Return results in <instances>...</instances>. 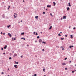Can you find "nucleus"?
<instances>
[{"label": "nucleus", "instance_id": "4d7b16f0", "mask_svg": "<svg viewBox=\"0 0 76 76\" xmlns=\"http://www.w3.org/2000/svg\"><path fill=\"white\" fill-rule=\"evenodd\" d=\"M23 38H21V39H23Z\"/></svg>", "mask_w": 76, "mask_h": 76}, {"label": "nucleus", "instance_id": "3c124183", "mask_svg": "<svg viewBox=\"0 0 76 76\" xmlns=\"http://www.w3.org/2000/svg\"><path fill=\"white\" fill-rule=\"evenodd\" d=\"M23 40H25V38H23Z\"/></svg>", "mask_w": 76, "mask_h": 76}, {"label": "nucleus", "instance_id": "c756f323", "mask_svg": "<svg viewBox=\"0 0 76 76\" xmlns=\"http://www.w3.org/2000/svg\"><path fill=\"white\" fill-rule=\"evenodd\" d=\"M45 12H43V14H45Z\"/></svg>", "mask_w": 76, "mask_h": 76}, {"label": "nucleus", "instance_id": "473e14b6", "mask_svg": "<svg viewBox=\"0 0 76 76\" xmlns=\"http://www.w3.org/2000/svg\"><path fill=\"white\" fill-rule=\"evenodd\" d=\"M2 16L3 17H4V14Z\"/></svg>", "mask_w": 76, "mask_h": 76}, {"label": "nucleus", "instance_id": "f257e3e1", "mask_svg": "<svg viewBox=\"0 0 76 76\" xmlns=\"http://www.w3.org/2000/svg\"><path fill=\"white\" fill-rule=\"evenodd\" d=\"M8 34L9 36L10 37H12V34H10V33H8Z\"/></svg>", "mask_w": 76, "mask_h": 76}, {"label": "nucleus", "instance_id": "680f3d73", "mask_svg": "<svg viewBox=\"0 0 76 76\" xmlns=\"http://www.w3.org/2000/svg\"><path fill=\"white\" fill-rule=\"evenodd\" d=\"M8 10H9V8H8Z\"/></svg>", "mask_w": 76, "mask_h": 76}, {"label": "nucleus", "instance_id": "4468645a", "mask_svg": "<svg viewBox=\"0 0 76 76\" xmlns=\"http://www.w3.org/2000/svg\"><path fill=\"white\" fill-rule=\"evenodd\" d=\"M71 38H73V35H71Z\"/></svg>", "mask_w": 76, "mask_h": 76}, {"label": "nucleus", "instance_id": "cd10ccee", "mask_svg": "<svg viewBox=\"0 0 76 76\" xmlns=\"http://www.w3.org/2000/svg\"><path fill=\"white\" fill-rule=\"evenodd\" d=\"M42 43H44V44H45V42H42Z\"/></svg>", "mask_w": 76, "mask_h": 76}, {"label": "nucleus", "instance_id": "0e129e2a", "mask_svg": "<svg viewBox=\"0 0 76 76\" xmlns=\"http://www.w3.org/2000/svg\"><path fill=\"white\" fill-rule=\"evenodd\" d=\"M21 22H22V20L21 21Z\"/></svg>", "mask_w": 76, "mask_h": 76}, {"label": "nucleus", "instance_id": "5fc2aeb1", "mask_svg": "<svg viewBox=\"0 0 76 76\" xmlns=\"http://www.w3.org/2000/svg\"><path fill=\"white\" fill-rule=\"evenodd\" d=\"M71 62H72V61H69V63H71Z\"/></svg>", "mask_w": 76, "mask_h": 76}, {"label": "nucleus", "instance_id": "412c9836", "mask_svg": "<svg viewBox=\"0 0 76 76\" xmlns=\"http://www.w3.org/2000/svg\"><path fill=\"white\" fill-rule=\"evenodd\" d=\"M15 63L16 64H18V63H19V62H17L16 61L15 62Z\"/></svg>", "mask_w": 76, "mask_h": 76}, {"label": "nucleus", "instance_id": "7ed1b4c3", "mask_svg": "<svg viewBox=\"0 0 76 76\" xmlns=\"http://www.w3.org/2000/svg\"><path fill=\"white\" fill-rule=\"evenodd\" d=\"M14 66L15 67V68H16V69H18V67H17V65H14Z\"/></svg>", "mask_w": 76, "mask_h": 76}, {"label": "nucleus", "instance_id": "72a5a7b5", "mask_svg": "<svg viewBox=\"0 0 76 76\" xmlns=\"http://www.w3.org/2000/svg\"><path fill=\"white\" fill-rule=\"evenodd\" d=\"M34 76H37V75L36 74H35L34 75Z\"/></svg>", "mask_w": 76, "mask_h": 76}, {"label": "nucleus", "instance_id": "774afa93", "mask_svg": "<svg viewBox=\"0 0 76 76\" xmlns=\"http://www.w3.org/2000/svg\"><path fill=\"white\" fill-rule=\"evenodd\" d=\"M75 72H76V70H75Z\"/></svg>", "mask_w": 76, "mask_h": 76}, {"label": "nucleus", "instance_id": "4c0bfd02", "mask_svg": "<svg viewBox=\"0 0 76 76\" xmlns=\"http://www.w3.org/2000/svg\"><path fill=\"white\" fill-rule=\"evenodd\" d=\"M10 6H9L8 7V8H10Z\"/></svg>", "mask_w": 76, "mask_h": 76}, {"label": "nucleus", "instance_id": "423d86ee", "mask_svg": "<svg viewBox=\"0 0 76 76\" xmlns=\"http://www.w3.org/2000/svg\"><path fill=\"white\" fill-rule=\"evenodd\" d=\"M66 15L64 16H63V19H66Z\"/></svg>", "mask_w": 76, "mask_h": 76}, {"label": "nucleus", "instance_id": "a19ab883", "mask_svg": "<svg viewBox=\"0 0 76 76\" xmlns=\"http://www.w3.org/2000/svg\"><path fill=\"white\" fill-rule=\"evenodd\" d=\"M65 37H67V35H65Z\"/></svg>", "mask_w": 76, "mask_h": 76}, {"label": "nucleus", "instance_id": "c9c22d12", "mask_svg": "<svg viewBox=\"0 0 76 76\" xmlns=\"http://www.w3.org/2000/svg\"><path fill=\"white\" fill-rule=\"evenodd\" d=\"M14 40H16V39H15V38H14Z\"/></svg>", "mask_w": 76, "mask_h": 76}, {"label": "nucleus", "instance_id": "1a4fd4ad", "mask_svg": "<svg viewBox=\"0 0 76 76\" xmlns=\"http://www.w3.org/2000/svg\"><path fill=\"white\" fill-rule=\"evenodd\" d=\"M62 65H66V63H63L62 64Z\"/></svg>", "mask_w": 76, "mask_h": 76}, {"label": "nucleus", "instance_id": "a211bd4d", "mask_svg": "<svg viewBox=\"0 0 76 76\" xmlns=\"http://www.w3.org/2000/svg\"><path fill=\"white\" fill-rule=\"evenodd\" d=\"M64 39V38H61V39L62 40H63Z\"/></svg>", "mask_w": 76, "mask_h": 76}, {"label": "nucleus", "instance_id": "393cba45", "mask_svg": "<svg viewBox=\"0 0 76 76\" xmlns=\"http://www.w3.org/2000/svg\"><path fill=\"white\" fill-rule=\"evenodd\" d=\"M1 74H2V75H3L4 74V72H2Z\"/></svg>", "mask_w": 76, "mask_h": 76}, {"label": "nucleus", "instance_id": "f8f14e48", "mask_svg": "<svg viewBox=\"0 0 76 76\" xmlns=\"http://www.w3.org/2000/svg\"><path fill=\"white\" fill-rule=\"evenodd\" d=\"M69 9H70V8L69 7H67V10L68 11Z\"/></svg>", "mask_w": 76, "mask_h": 76}, {"label": "nucleus", "instance_id": "9d476101", "mask_svg": "<svg viewBox=\"0 0 76 76\" xmlns=\"http://www.w3.org/2000/svg\"><path fill=\"white\" fill-rule=\"evenodd\" d=\"M53 4H53V6H56V3L53 2Z\"/></svg>", "mask_w": 76, "mask_h": 76}, {"label": "nucleus", "instance_id": "2f4dec72", "mask_svg": "<svg viewBox=\"0 0 76 76\" xmlns=\"http://www.w3.org/2000/svg\"><path fill=\"white\" fill-rule=\"evenodd\" d=\"M20 57H21V58H22V57H23V56H21Z\"/></svg>", "mask_w": 76, "mask_h": 76}, {"label": "nucleus", "instance_id": "79ce46f5", "mask_svg": "<svg viewBox=\"0 0 76 76\" xmlns=\"http://www.w3.org/2000/svg\"><path fill=\"white\" fill-rule=\"evenodd\" d=\"M70 28H71V26H69V29Z\"/></svg>", "mask_w": 76, "mask_h": 76}, {"label": "nucleus", "instance_id": "13d9d810", "mask_svg": "<svg viewBox=\"0 0 76 76\" xmlns=\"http://www.w3.org/2000/svg\"><path fill=\"white\" fill-rule=\"evenodd\" d=\"M23 2H25V1H24V0H23Z\"/></svg>", "mask_w": 76, "mask_h": 76}, {"label": "nucleus", "instance_id": "20e7f679", "mask_svg": "<svg viewBox=\"0 0 76 76\" xmlns=\"http://www.w3.org/2000/svg\"><path fill=\"white\" fill-rule=\"evenodd\" d=\"M7 45H5V47H4V49H6L7 48Z\"/></svg>", "mask_w": 76, "mask_h": 76}, {"label": "nucleus", "instance_id": "bf43d9fd", "mask_svg": "<svg viewBox=\"0 0 76 76\" xmlns=\"http://www.w3.org/2000/svg\"><path fill=\"white\" fill-rule=\"evenodd\" d=\"M9 70V68H8V70Z\"/></svg>", "mask_w": 76, "mask_h": 76}, {"label": "nucleus", "instance_id": "ddd939ff", "mask_svg": "<svg viewBox=\"0 0 76 76\" xmlns=\"http://www.w3.org/2000/svg\"><path fill=\"white\" fill-rule=\"evenodd\" d=\"M14 18H17V15L16 16H15V15H14Z\"/></svg>", "mask_w": 76, "mask_h": 76}, {"label": "nucleus", "instance_id": "ea45409f", "mask_svg": "<svg viewBox=\"0 0 76 76\" xmlns=\"http://www.w3.org/2000/svg\"><path fill=\"white\" fill-rule=\"evenodd\" d=\"M50 15H51V16H52V14L50 13Z\"/></svg>", "mask_w": 76, "mask_h": 76}, {"label": "nucleus", "instance_id": "49530a36", "mask_svg": "<svg viewBox=\"0 0 76 76\" xmlns=\"http://www.w3.org/2000/svg\"><path fill=\"white\" fill-rule=\"evenodd\" d=\"M43 71H44V70H45V69H43Z\"/></svg>", "mask_w": 76, "mask_h": 76}, {"label": "nucleus", "instance_id": "603ef678", "mask_svg": "<svg viewBox=\"0 0 76 76\" xmlns=\"http://www.w3.org/2000/svg\"><path fill=\"white\" fill-rule=\"evenodd\" d=\"M3 54H5V53H3Z\"/></svg>", "mask_w": 76, "mask_h": 76}, {"label": "nucleus", "instance_id": "9b49d317", "mask_svg": "<svg viewBox=\"0 0 76 76\" xmlns=\"http://www.w3.org/2000/svg\"><path fill=\"white\" fill-rule=\"evenodd\" d=\"M68 4H69L68 6H70V7L71 6V5H70V2Z\"/></svg>", "mask_w": 76, "mask_h": 76}, {"label": "nucleus", "instance_id": "b1692460", "mask_svg": "<svg viewBox=\"0 0 76 76\" xmlns=\"http://www.w3.org/2000/svg\"><path fill=\"white\" fill-rule=\"evenodd\" d=\"M42 51H45V50H44V49H42Z\"/></svg>", "mask_w": 76, "mask_h": 76}, {"label": "nucleus", "instance_id": "e433bc0d", "mask_svg": "<svg viewBox=\"0 0 76 76\" xmlns=\"http://www.w3.org/2000/svg\"><path fill=\"white\" fill-rule=\"evenodd\" d=\"M14 15H17V14L15 13H14Z\"/></svg>", "mask_w": 76, "mask_h": 76}, {"label": "nucleus", "instance_id": "c85d7f7f", "mask_svg": "<svg viewBox=\"0 0 76 76\" xmlns=\"http://www.w3.org/2000/svg\"><path fill=\"white\" fill-rule=\"evenodd\" d=\"M1 50H3V48H2L1 49Z\"/></svg>", "mask_w": 76, "mask_h": 76}, {"label": "nucleus", "instance_id": "5701e85b", "mask_svg": "<svg viewBox=\"0 0 76 76\" xmlns=\"http://www.w3.org/2000/svg\"><path fill=\"white\" fill-rule=\"evenodd\" d=\"M67 58H66L65 59H64V60H67Z\"/></svg>", "mask_w": 76, "mask_h": 76}, {"label": "nucleus", "instance_id": "f3484780", "mask_svg": "<svg viewBox=\"0 0 76 76\" xmlns=\"http://www.w3.org/2000/svg\"><path fill=\"white\" fill-rule=\"evenodd\" d=\"M24 34H25V33L24 32H23V33H22L21 34L22 35H23Z\"/></svg>", "mask_w": 76, "mask_h": 76}, {"label": "nucleus", "instance_id": "a878e982", "mask_svg": "<svg viewBox=\"0 0 76 76\" xmlns=\"http://www.w3.org/2000/svg\"><path fill=\"white\" fill-rule=\"evenodd\" d=\"M9 59H10V60H11V59H12V58L11 57H10Z\"/></svg>", "mask_w": 76, "mask_h": 76}, {"label": "nucleus", "instance_id": "8fccbe9b", "mask_svg": "<svg viewBox=\"0 0 76 76\" xmlns=\"http://www.w3.org/2000/svg\"><path fill=\"white\" fill-rule=\"evenodd\" d=\"M27 47H28L29 46V45H27Z\"/></svg>", "mask_w": 76, "mask_h": 76}, {"label": "nucleus", "instance_id": "bb28decb", "mask_svg": "<svg viewBox=\"0 0 76 76\" xmlns=\"http://www.w3.org/2000/svg\"><path fill=\"white\" fill-rule=\"evenodd\" d=\"M69 48H72V46H70Z\"/></svg>", "mask_w": 76, "mask_h": 76}, {"label": "nucleus", "instance_id": "6e6d98bb", "mask_svg": "<svg viewBox=\"0 0 76 76\" xmlns=\"http://www.w3.org/2000/svg\"><path fill=\"white\" fill-rule=\"evenodd\" d=\"M12 53H14V51H13L12 52Z\"/></svg>", "mask_w": 76, "mask_h": 76}, {"label": "nucleus", "instance_id": "052dcab7", "mask_svg": "<svg viewBox=\"0 0 76 76\" xmlns=\"http://www.w3.org/2000/svg\"><path fill=\"white\" fill-rule=\"evenodd\" d=\"M3 34V35H5V33H4Z\"/></svg>", "mask_w": 76, "mask_h": 76}, {"label": "nucleus", "instance_id": "69168bd1", "mask_svg": "<svg viewBox=\"0 0 76 76\" xmlns=\"http://www.w3.org/2000/svg\"><path fill=\"white\" fill-rule=\"evenodd\" d=\"M60 34H61V33H62V32H60Z\"/></svg>", "mask_w": 76, "mask_h": 76}, {"label": "nucleus", "instance_id": "dca6fc26", "mask_svg": "<svg viewBox=\"0 0 76 76\" xmlns=\"http://www.w3.org/2000/svg\"><path fill=\"white\" fill-rule=\"evenodd\" d=\"M35 18H36V19H37V18H38V16H35Z\"/></svg>", "mask_w": 76, "mask_h": 76}, {"label": "nucleus", "instance_id": "7c9ffc66", "mask_svg": "<svg viewBox=\"0 0 76 76\" xmlns=\"http://www.w3.org/2000/svg\"><path fill=\"white\" fill-rule=\"evenodd\" d=\"M65 70H67V68H65Z\"/></svg>", "mask_w": 76, "mask_h": 76}, {"label": "nucleus", "instance_id": "6ab92c4d", "mask_svg": "<svg viewBox=\"0 0 76 76\" xmlns=\"http://www.w3.org/2000/svg\"><path fill=\"white\" fill-rule=\"evenodd\" d=\"M34 35H38V33H37V32H36V34H35Z\"/></svg>", "mask_w": 76, "mask_h": 76}, {"label": "nucleus", "instance_id": "0eeeda50", "mask_svg": "<svg viewBox=\"0 0 76 76\" xmlns=\"http://www.w3.org/2000/svg\"><path fill=\"white\" fill-rule=\"evenodd\" d=\"M51 7V5H47V7Z\"/></svg>", "mask_w": 76, "mask_h": 76}, {"label": "nucleus", "instance_id": "2eb2a0df", "mask_svg": "<svg viewBox=\"0 0 76 76\" xmlns=\"http://www.w3.org/2000/svg\"><path fill=\"white\" fill-rule=\"evenodd\" d=\"M11 26V25H9V26H7V28H10V27Z\"/></svg>", "mask_w": 76, "mask_h": 76}, {"label": "nucleus", "instance_id": "39448f33", "mask_svg": "<svg viewBox=\"0 0 76 76\" xmlns=\"http://www.w3.org/2000/svg\"><path fill=\"white\" fill-rule=\"evenodd\" d=\"M39 41L40 43L41 42H42V39H39Z\"/></svg>", "mask_w": 76, "mask_h": 76}, {"label": "nucleus", "instance_id": "aec40b11", "mask_svg": "<svg viewBox=\"0 0 76 76\" xmlns=\"http://www.w3.org/2000/svg\"><path fill=\"white\" fill-rule=\"evenodd\" d=\"M58 36H60V37H61V35H60V34H58Z\"/></svg>", "mask_w": 76, "mask_h": 76}, {"label": "nucleus", "instance_id": "f704fd0d", "mask_svg": "<svg viewBox=\"0 0 76 76\" xmlns=\"http://www.w3.org/2000/svg\"><path fill=\"white\" fill-rule=\"evenodd\" d=\"M76 29V28L75 27H74L73 28V29Z\"/></svg>", "mask_w": 76, "mask_h": 76}, {"label": "nucleus", "instance_id": "c03bdc74", "mask_svg": "<svg viewBox=\"0 0 76 76\" xmlns=\"http://www.w3.org/2000/svg\"><path fill=\"white\" fill-rule=\"evenodd\" d=\"M64 50V48L62 49V50Z\"/></svg>", "mask_w": 76, "mask_h": 76}, {"label": "nucleus", "instance_id": "37998d69", "mask_svg": "<svg viewBox=\"0 0 76 76\" xmlns=\"http://www.w3.org/2000/svg\"><path fill=\"white\" fill-rule=\"evenodd\" d=\"M61 20H63L62 18H61Z\"/></svg>", "mask_w": 76, "mask_h": 76}, {"label": "nucleus", "instance_id": "864d4df0", "mask_svg": "<svg viewBox=\"0 0 76 76\" xmlns=\"http://www.w3.org/2000/svg\"><path fill=\"white\" fill-rule=\"evenodd\" d=\"M74 46H72V47H73Z\"/></svg>", "mask_w": 76, "mask_h": 76}, {"label": "nucleus", "instance_id": "338daca9", "mask_svg": "<svg viewBox=\"0 0 76 76\" xmlns=\"http://www.w3.org/2000/svg\"><path fill=\"white\" fill-rule=\"evenodd\" d=\"M13 39V37H12V39Z\"/></svg>", "mask_w": 76, "mask_h": 76}, {"label": "nucleus", "instance_id": "e2e57ef3", "mask_svg": "<svg viewBox=\"0 0 76 76\" xmlns=\"http://www.w3.org/2000/svg\"><path fill=\"white\" fill-rule=\"evenodd\" d=\"M46 10H47V9H46Z\"/></svg>", "mask_w": 76, "mask_h": 76}, {"label": "nucleus", "instance_id": "58836bf2", "mask_svg": "<svg viewBox=\"0 0 76 76\" xmlns=\"http://www.w3.org/2000/svg\"><path fill=\"white\" fill-rule=\"evenodd\" d=\"M64 47L63 46L62 47V46H61V48H63Z\"/></svg>", "mask_w": 76, "mask_h": 76}, {"label": "nucleus", "instance_id": "a18cd8bd", "mask_svg": "<svg viewBox=\"0 0 76 76\" xmlns=\"http://www.w3.org/2000/svg\"><path fill=\"white\" fill-rule=\"evenodd\" d=\"M3 34V33L2 32H1V34Z\"/></svg>", "mask_w": 76, "mask_h": 76}, {"label": "nucleus", "instance_id": "09e8293b", "mask_svg": "<svg viewBox=\"0 0 76 76\" xmlns=\"http://www.w3.org/2000/svg\"><path fill=\"white\" fill-rule=\"evenodd\" d=\"M33 34H35V32H34L33 33Z\"/></svg>", "mask_w": 76, "mask_h": 76}, {"label": "nucleus", "instance_id": "f03ea898", "mask_svg": "<svg viewBox=\"0 0 76 76\" xmlns=\"http://www.w3.org/2000/svg\"><path fill=\"white\" fill-rule=\"evenodd\" d=\"M18 56V55H17V54H16V53H15L13 55V57H16V56Z\"/></svg>", "mask_w": 76, "mask_h": 76}, {"label": "nucleus", "instance_id": "4be33fe9", "mask_svg": "<svg viewBox=\"0 0 76 76\" xmlns=\"http://www.w3.org/2000/svg\"><path fill=\"white\" fill-rule=\"evenodd\" d=\"M37 39L39 38V36H37Z\"/></svg>", "mask_w": 76, "mask_h": 76}, {"label": "nucleus", "instance_id": "6e6552de", "mask_svg": "<svg viewBox=\"0 0 76 76\" xmlns=\"http://www.w3.org/2000/svg\"><path fill=\"white\" fill-rule=\"evenodd\" d=\"M52 26H50L48 29L49 30L51 29V28H52Z\"/></svg>", "mask_w": 76, "mask_h": 76}, {"label": "nucleus", "instance_id": "de8ad7c7", "mask_svg": "<svg viewBox=\"0 0 76 76\" xmlns=\"http://www.w3.org/2000/svg\"><path fill=\"white\" fill-rule=\"evenodd\" d=\"M74 71H72V73H74Z\"/></svg>", "mask_w": 76, "mask_h": 76}]
</instances>
